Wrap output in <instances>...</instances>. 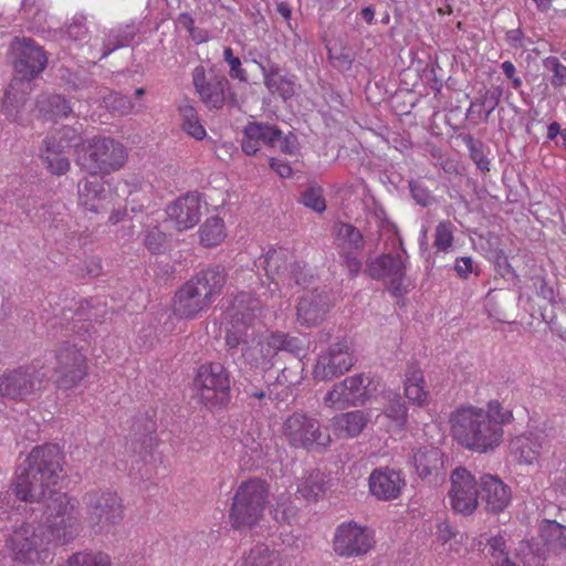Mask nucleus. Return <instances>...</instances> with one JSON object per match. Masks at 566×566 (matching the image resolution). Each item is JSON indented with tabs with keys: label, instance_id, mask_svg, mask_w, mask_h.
I'll list each match as a JSON object with an SVG mask.
<instances>
[{
	"label": "nucleus",
	"instance_id": "6e6d98bb",
	"mask_svg": "<svg viewBox=\"0 0 566 566\" xmlns=\"http://www.w3.org/2000/svg\"><path fill=\"white\" fill-rule=\"evenodd\" d=\"M67 566H111V559L102 552L83 551L70 556Z\"/></svg>",
	"mask_w": 566,
	"mask_h": 566
},
{
	"label": "nucleus",
	"instance_id": "cd10ccee",
	"mask_svg": "<svg viewBox=\"0 0 566 566\" xmlns=\"http://www.w3.org/2000/svg\"><path fill=\"white\" fill-rule=\"evenodd\" d=\"M32 503L41 505L43 515H45L44 525L77 512L69 495L55 489H48L44 499Z\"/></svg>",
	"mask_w": 566,
	"mask_h": 566
},
{
	"label": "nucleus",
	"instance_id": "338daca9",
	"mask_svg": "<svg viewBox=\"0 0 566 566\" xmlns=\"http://www.w3.org/2000/svg\"><path fill=\"white\" fill-rule=\"evenodd\" d=\"M144 244L151 254H160L166 251L167 237L158 228H153L146 232Z\"/></svg>",
	"mask_w": 566,
	"mask_h": 566
},
{
	"label": "nucleus",
	"instance_id": "4be33fe9",
	"mask_svg": "<svg viewBox=\"0 0 566 566\" xmlns=\"http://www.w3.org/2000/svg\"><path fill=\"white\" fill-rule=\"evenodd\" d=\"M35 390L34 373L19 367L0 376V397L23 400Z\"/></svg>",
	"mask_w": 566,
	"mask_h": 566
},
{
	"label": "nucleus",
	"instance_id": "aec40b11",
	"mask_svg": "<svg viewBox=\"0 0 566 566\" xmlns=\"http://www.w3.org/2000/svg\"><path fill=\"white\" fill-rule=\"evenodd\" d=\"M368 485L371 495L380 501H392L400 496L406 486L405 478L400 471L389 467L376 468L368 478Z\"/></svg>",
	"mask_w": 566,
	"mask_h": 566
},
{
	"label": "nucleus",
	"instance_id": "de8ad7c7",
	"mask_svg": "<svg viewBox=\"0 0 566 566\" xmlns=\"http://www.w3.org/2000/svg\"><path fill=\"white\" fill-rule=\"evenodd\" d=\"M315 280L312 269L304 262L295 261L289 265V271L285 273V280L282 285L292 289L300 286L307 289Z\"/></svg>",
	"mask_w": 566,
	"mask_h": 566
},
{
	"label": "nucleus",
	"instance_id": "b1692460",
	"mask_svg": "<svg viewBox=\"0 0 566 566\" xmlns=\"http://www.w3.org/2000/svg\"><path fill=\"white\" fill-rule=\"evenodd\" d=\"M166 212L169 219L176 222L178 231L190 229L200 220V198L190 193L179 197L167 207Z\"/></svg>",
	"mask_w": 566,
	"mask_h": 566
},
{
	"label": "nucleus",
	"instance_id": "37998d69",
	"mask_svg": "<svg viewBox=\"0 0 566 566\" xmlns=\"http://www.w3.org/2000/svg\"><path fill=\"white\" fill-rule=\"evenodd\" d=\"M74 139H76L75 130L71 128H64L57 135L46 136L43 139L41 155H66L65 149L74 147L75 143L72 144Z\"/></svg>",
	"mask_w": 566,
	"mask_h": 566
},
{
	"label": "nucleus",
	"instance_id": "864d4df0",
	"mask_svg": "<svg viewBox=\"0 0 566 566\" xmlns=\"http://www.w3.org/2000/svg\"><path fill=\"white\" fill-rule=\"evenodd\" d=\"M369 421L368 415L363 410H354L340 416L339 426L349 437L359 436Z\"/></svg>",
	"mask_w": 566,
	"mask_h": 566
},
{
	"label": "nucleus",
	"instance_id": "680f3d73",
	"mask_svg": "<svg viewBox=\"0 0 566 566\" xmlns=\"http://www.w3.org/2000/svg\"><path fill=\"white\" fill-rule=\"evenodd\" d=\"M484 413H488L491 422L497 423L500 429H503L504 424L512 422L514 419L512 410L504 409L502 403L497 400L489 401L488 409L484 410Z\"/></svg>",
	"mask_w": 566,
	"mask_h": 566
},
{
	"label": "nucleus",
	"instance_id": "4c0bfd02",
	"mask_svg": "<svg viewBox=\"0 0 566 566\" xmlns=\"http://www.w3.org/2000/svg\"><path fill=\"white\" fill-rule=\"evenodd\" d=\"M513 452L520 454V460L526 464H532L542 451L541 437L534 433L521 434L511 440Z\"/></svg>",
	"mask_w": 566,
	"mask_h": 566
},
{
	"label": "nucleus",
	"instance_id": "9d476101",
	"mask_svg": "<svg viewBox=\"0 0 566 566\" xmlns=\"http://www.w3.org/2000/svg\"><path fill=\"white\" fill-rule=\"evenodd\" d=\"M10 51L14 70L13 77L32 81L46 67V53L32 38L15 36L11 42Z\"/></svg>",
	"mask_w": 566,
	"mask_h": 566
},
{
	"label": "nucleus",
	"instance_id": "473e14b6",
	"mask_svg": "<svg viewBox=\"0 0 566 566\" xmlns=\"http://www.w3.org/2000/svg\"><path fill=\"white\" fill-rule=\"evenodd\" d=\"M254 323L242 321V318H226L224 345L231 356L240 346L250 344V338L253 335L250 331Z\"/></svg>",
	"mask_w": 566,
	"mask_h": 566
},
{
	"label": "nucleus",
	"instance_id": "49530a36",
	"mask_svg": "<svg viewBox=\"0 0 566 566\" xmlns=\"http://www.w3.org/2000/svg\"><path fill=\"white\" fill-rule=\"evenodd\" d=\"M200 242L207 248L218 245L224 238V222L219 216L208 218L199 229Z\"/></svg>",
	"mask_w": 566,
	"mask_h": 566
},
{
	"label": "nucleus",
	"instance_id": "f704fd0d",
	"mask_svg": "<svg viewBox=\"0 0 566 566\" xmlns=\"http://www.w3.org/2000/svg\"><path fill=\"white\" fill-rule=\"evenodd\" d=\"M36 108L46 119L57 120L72 114L70 101L61 94H42L36 98Z\"/></svg>",
	"mask_w": 566,
	"mask_h": 566
},
{
	"label": "nucleus",
	"instance_id": "7c9ffc66",
	"mask_svg": "<svg viewBox=\"0 0 566 566\" xmlns=\"http://www.w3.org/2000/svg\"><path fill=\"white\" fill-rule=\"evenodd\" d=\"M260 311L259 297L252 292L241 291L231 298L224 311V318H242V321L254 323Z\"/></svg>",
	"mask_w": 566,
	"mask_h": 566
},
{
	"label": "nucleus",
	"instance_id": "774afa93",
	"mask_svg": "<svg viewBox=\"0 0 566 566\" xmlns=\"http://www.w3.org/2000/svg\"><path fill=\"white\" fill-rule=\"evenodd\" d=\"M85 22L86 18L83 14L75 15L64 30V35L74 42L85 41L88 38V29Z\"/></svg>",
	"mask_w": 566,
	"mask_h": 566
},
{
	"label": "nucleus",
	"instance_id": "393cba45",
	"mask_svg": "<svg viewBox=\"0 0 566 566\" xmlns=\"http://www.w3.org/2000/svg\"><path fill=\"white\" fill-rule=\"evenodd\" d=\"M264 374L241 368L238 378L233 380V390L238 396L243 395L245 399L255 398L263 401L270 391V384L265 380ZM259 406H263L262 402Z\"/></svg>",
	"mask_w": 566,
	"mask_h": 566
},
{
	"label": "nucleus",
	"instance_id": "f03ea898",
	"mask_svg": "<svg viewBox=\"0 0 566 566\" xmlns=\"http://www.w3.org/2000/svg\"><path fill=\"white\" fill-rule=\"evenodd\" d=\"M453 439L463 448L486 453L497 448L503 440V429L491 422L484 409L467 407L451 416Z\"/></svg>",
	"mask_w": 566,
	"mask_h": 566
},
{
	"label": "nucleus",
	"instance_id": "a19ab883",
	"mask_svg": "<svg viewBox=\"0 0 566 566\" xmlns=\"http://www.w3.org/2000/svg\"><path fill=\"white\" fill-rule=\"evenodd\" d=\"M179 114L181 116V128L189 136L193 137L197 140H202L206 137V129L200 123L198 112L196 107L189 103V101H185L184 104L178 106Z\"/></svg>",
	"mask_w": 566,
	"mask_h": 566
},
{
	"label": "nucleus",
	"instance_id": "4d7b16f0",
	"mask_svg": "<svg viewBox=\"0 0 566 566\" xmlns=\"http://www.w3.org/2000/svg\"><path fill=\"white\" fill-rule=\"evenodd\" d=\"M454 226L450 220L440 221L434 230L433 247L438 252H447L454 242Z\"/></svg>",
	"mask_w": 566,
	"mask_h": 566
},
{
	"label": "nucleus",
	"instance_id": "2f4dec72",
	"mask_svg": "<svg viewBox=\"0 0 566 566\" xmlns=\"http://www.w3.org/2000/svg\"><path fill=\"white\" fill-rule=\"evenodd\" d=\"M138 33L139 27L135 22L109 29L103 39L101 57L104 59L116 50L128 46Z\"/></svg>",
	"mask_w": 566,
	"mask_h": 566
},
{
	"label": "nucleus",
	"instance_id": "1a4fd4ad",
	"mask_svg": "<svg viewBox=\"0 0 566 566\" xmlns=\"http://www.w3.org/2000/svg\"><path fill=\"white\" fill-rule=\"evenodd\" d=\"M332 544L339 557H363L375 547V532L355 521L343 522L335 528Z\"/></svg>",
	"mask_w": 566,
	"mask_h": 566
},
{
	"label": "nucleus",
	"instance_id": "69168bd1",
	"mask_svg": "<svg viewBox=\"0 0 566 566\" xmlns=\"http://www.w3.org/2000/svg\"><path fill=\"white\" fill-rule=\"evenodd\" d=\"M275 148H279L284 155L297 156L301 151V144L296 134L291 130L284 134L280 129V137L275 140Z\"/></svg>",
	"mask_w": 566,
	"mask_h": 566
},
{
	"label": "nucleus",
	"instance_id": "bf43d9fd",
	"mask_svg": "<svg viewBox=\"0 0 566 566\" xmlns=\"http://www.w3.org/2000/svg\"><path fill=\"white\" fill-rule=\"evenodd\" d=\"M384 415L389 418L398 429H403L408 420L407 403L401 397H397L386 405Z\"/></svg>",
	"mask_w": 566,
	"mask_h": 566
},
{
	"label": "nucleus",
	"instance_id": "c03bdc74",
	"mask_svg": "<svg viewBox=\"0 0 566 566\" xmlns=\"http://www.w3.org/2000/svg\"><path fill=\"white\" fill-rule=\"evenodd\" d=\"M247 134L252 140H258L260 145L269 148H275V140L280 137V128L268 122H249L247 124Z\"/></svg>",
	"mask_w": 566,
	"mask_h": 566
},
{
	"label": "nucleus",
	"instance_id": "13d9d810",
	"mask_svg": "<svg viewBox=\"0 0 566 566\" xmlns=\"http://www.w3.org/2000/svg\"><path fill=\"white\" fill-rule=\"evenodd\" d=\"M273 86L266 87L271 93H277L280 97L286 102L295 94V76L290 74L285 69L281 72V76L273 78Z\"/></svg>",
	"mask_w": 566,
	"mask_h": 566
},
{
	"label": "nucleus",
	"instance_id": "8fccbe9b",
	"mask_svg": "<svg viewBox=\"0 0 566 566\" xmlns=\"http://www.w3.org/2000/svg\"><path fill=\"white\" fill-rule=\"evenodd\" d=\"M279 553L268 545H254L244 557L242 566H279Z\"/></svg>",
	"mask_w": 566,
	"mask_h": 566
},
{
	"label": "nucleus",
	"instance_id": "79ce46f5",
	"mask_svg": "<svg viewBox=\"0 0 566 566\" xmlns=\"http://www.w3.org/2000/svg\"><path fill=\"white\" fill-rule=\"evenodd\" d=\"M489 259L494 264L495 272L503 277L510 286L521 289V277L509 262L507 255L500 248L489 251Z\"/></svg>",
	"mask_w": 566,
	"mask_h": 566
},
{
	"label": "nucleus",
	"instance_id": "9b49d317",
	"mask_svg": "<svg viewBox=\"0 0 566 566\" xmlns=\"http://www.w3.org/2000/svg\"><path fill=\"white\" fill-rule=\"evenodd\" d=\"M406 270V261L400 254L381 253L376 258L367 259L364 273L371 280L388 281L391 295L401 296L407 293L403 287Z\"/></svg>",
	"mask_w": 566,
	"mask_h": 566
},
{
	"label": "nucleus",
	"instance_id": "603ef678",
	"mask_svg": "<svg viewBox=\"0 0 566 566\" xmlns=\"http://www.w3.org/2000/svg\"><path fill=\"white\" fill-rule=\"evenodd\" d=\"M325 492L326 482L319 471L310 473L297 488V493L307 501H317Z\"/></svg>",
	"mask_w": 566,
	"mask_h": 566
},
{
	"label": "nucleus",
	"instance_id": "4468645a",
	"mask_svg": "<svg viewBox=\"0 0 566 566\" xmlns=\"http://www.w3.org/2000/svg\"><path fill=\"white\" fill-rule=\"evenodd\" d=\"M370 380L364 374L346 377L336 382L324 397L325 405L337 409L364 406L371 397Z\"/></svg>",
	"mask_w": 566,
	"mask_h": 566
},
{
	"label": "nucleus",
	"instance_id": "3c124183",
	"mask_svg": "<svg viewBox=\"0 0 566 566\" xmlns=\"http://www.w3.org/2000/svg\"><path fill=\"white\" fill-rule=\"evenodd\" d=\"M459 138L465 144L471 160L476 165V168L486 174L490 171V160L485 155V145L481 139L475 138L471 134H460Z\"/></svg>",
	"mask_w": 566,
	"mask_h": 566
},
{
	"label": "nucleus",
	"instance_id": "09e8293b",
	"mask_svg": "<svg viewBox=\"0 0 566 566\" xmlns=\"http://www.w3.org/2000/svg\"><path fill=\"white\" fill-rule=\"evenodd\" d=\"M266 344L272 350L276 352V354L280 350H284L297 357L304 350L302 340L298 337L291 336L280 331L271 332Z\"/></svg>",
	"mask_w": 566,
	"mask_h": 566
},
{
	"label": "nucleus",
	"instance_id": "72a5a7b5",
	"mask_svg": "<svg viewBox=\"0 0 566 566\" xmlns=\"http://www.w3.org/2000/svg\"><path fill=\"white\" fill-rule=\"evenodd\" d=\"M43 526L45 533L48 532L50 534L52 541H55L60 545L69 544L75 539L81 532L78 512L69 514L66 517Z\"/></svg>",
	"mask_w": 566,
	"mask_h": 566
},
{
	"label": "nucleus",
	"instance_id": "e433bc0d",
	"mask_svg": "<svg viewBox=\"0 0 566 566\" xmlns=\"http://www.w3.org/2000/svg\"><path fill=\"white\" fill-rule=\"evenodd\" d=\"M515 292L511 289H490L486 296L485 302L489 307L491 315L497 316L499 319L502 321L500 316H505L506 312L513 308L516 305Z\"/></svg>",
	"mask_w": 566,
	"mask_h": 566
},
{
	"label": "nucleus",
	"instance_id": "5701e85b",
	"mask_svg": "<svg viewBox=\"0 0 566 566\" xmlns=\"http://www.w3.org/2000/svg\"><path fill=\"white\" fill-rule=\"evenodd\" d=\"M210 306L198 290L187 281L175 293L172 311L179 318L193 319L200 313L208 311Z\"/></svg>",
	"mask_w": 566,
	"mask_h": 566
},
{
	"label": "nucleus",
	"instance_id": "c85d7f7f",
	"mask_svg": "<svg viewBox=\"0 0 566 566\" xmlns=\"http://www.w3.org/2000/svg\"><path fill=\"white\" fill-rule=\"evenodd\" d=\"M276 352L268 344L258 342L241 347V359L247 370L266 373L275 365Z\"/></svg>",
	"mask_w": 566,
	"mask_h": 566
},
{
	"label": "nucleus",
	"instance_id": "ea45409f",
	"mask_svg": "<svg viewBox=\"0 0 566 566\" xmlns=\"http://www.w3.org/2000/svg\"><path fill=\"white\" fill-rule=\"evenodd\" d=\"M503 94V90L500 86H494L491 90H485L479 98L474 102H471L470 107L467 111V118L480 117L482 114V109H484V120H488L491 113L499 105L501 96Z\"/></svg>",
	"mask_w": 566,
	"mask_h": 566
},
{
	"label": "nucleus",
	"instance_id": "423d86ee",
	"mask_svg": "<svg viewBox=\"0 0 566 566\" xmlns=\"http://www.w3.org/2000/svg\"><path fill=\"white\" fill-rule=\"evenodd\" d=\"M193 386L199 401L210 411L227 409L232 399V378L228 368L220 361L201 364L196 371Z\"/></svg>",
	"mask_w": 566,
	"mask_h": 566
},
{
	"label": "nucleus",
	"instance_id": "a878e982",
	"mask_svg": "<svg viewBox=\"0 0 566 566\" xmlns=\"http://www.w3.org/2000/svg\"><path fill=\"white\" fill-rule=\"evenodd\" d=\"M156 412H138L134 416L130 426L129 436L134 443H138L139 447H135V451L143 452L153 448L157 439V423L155 420Z\"/></svg>",
	"mask_w": 566,
	"mask_h": 566
},
{
	"label": "nucleus",
	"instance_id": "0eeeda50",
	"mask_svg": "<svg viewBox=\"0 0 566 566\" xmlns=\"http://www.w3.org/2000/svg\"><path fill=\"white\" fill-rule=\"evenodd\" d=\"M192 84L201 102L209 109H221L227 102L231 105L237 103L229 80L213 67L207 72L205 66H196L192 71Z\"/></svg>",
	"mask_w": 566,
	"mask_h": 566
},
{
	"label": "nucleus",
	"instance_id": "052dcab7",
	"mask_svg": "<svg viewBox=\"0 0 566 566\" xmlns=\"http://www.w3.org/2000/svg\"><path fill=\"white\" fill-rule=\"evenodd\" d=\"M327 57L333 67L340 73L348 72L355 61L353 52L346 48L339 50L327 49Z\"/></svg>",
	"mask_w": 566,
	"mask_h": 566
},
{
	"label": "nucleus",
	"instance_id": "6e6552de",
	"mask_svg": "<svg viewBox=\"0 0 566 566\" xmlns=\"http://www.w3.org/2000/svg\"><path fill=\"white\" fill-rule=\"evenodd\" d=\"M87 522L95 533L119 524L124 518L123 500L116 492L92 491L85 496Z\"/></svg>",
	"mask_w": 566,
	"mask_h": 566
},
{
	"label": "nucleus",
	"instance_id": "f3484780",
	"mask_svg": "<svg viewBox=\"0 0 566 566\" xmlns=\"http://www.w3.org/2000/svg\"><path fill=\"white\" fill-rule=\"evenodd\" d=\"M45 528L43 524L23 522L14 527L7 539V545L15 560L34 563L39 558V552L44 544Z\"/></svg>",
	"mask_w": 566,
	"mask_h": 566
},
{
	"label": "nucleus",
	"instance_id": "a18cd8bd",
	"mask_svg": "<svg viewBox=\"0 0 566 566\" xmlns=\"http://www.w3.org/2000/svg\"><path fill=\"white\" fill-rule=\"evenodd\" d=\"M543 542L553 551L566 548V526L552 520H544L539 530Z\"/></svg>",
	"mask_w": 566,
	"mask_h": 566
},
{
	"label": "nucleus",
	"instance_id": "412c9836",
	"mask_svg": "<svg viewBox=\"0 0 566 566\" xmlns=\"http://www.w3.org/2000/svg\"><path fill=\"white\" fill-rule=\"evenodd\" d=\"M188 281L211 305L222 295L228 281V272L221 264L208 265L193 274Z\"/></svg>",
	"mask_w": 566,
	"mask_h": 566
},
{
	"label": "nucleus",
	"instance_id": "ddd939ff",
	"mask_svg": "<svg viewBox=\"0 0 566 566\" xmlns=\"http://www.w3.org/2000/svg\"><path fill=\"white\" fill-rule=\"evenodd\" d=\"M355 364L356 357L346 340L331 344L317 356L313 378L316 381H331L349 371Z\"/></svg>",
	"mask_w": 566,
	"mask_h": 566
},
{
	"label": "nucleus",
	"instance_id": "c756f323",
	"mask_svg": "<svg viewBox=\"0 0 566 566\" xmlns=\"http://www.w3.org/2000/svg\"><path fill=\"white\" fill-rule=\"evenodd\" d=\"M33 90L32 81L13 77L4 92L2 106L6 116L9 119L15 120L20 111L28 102L30 94Z\"/></svg>",
	"mask_w": 566,
	"mask_h": 566
},
{
	"label": "nucleus",
	"instance_id": "20e7f679",
	"mask_svg": "<svg viewBox=\"0 0 566 566\" xmlns=\"http://www.w3.org/2000/svg\"><path fill=\"white\" fill-rule=\"evenodd\" d=\"M270 486L260 478L243 481L234 492L229 510V521L234 530L256 525L268 503Z\"/></svg>",
	"mask_w": 566,
	"mask_h": 566
},
{
	"label": "nucleus",
	"instance_id": "6ab92c4d",
	"mask_svg": "<svg viewBox=\"0 0 566 566\" xmlns=\"http://www.w3.org/2000/svg\"><path fill=\"white\" fill-rule=\"evenodd\" d=\"M511 499V488L497 475L481 474L479 478V504L483 505L488 513L503 512L509 506Z\"/></svg>",
	"mask_w": 566,
	"mask_h": 566
},
{
	"label": "nucleus",
	"instance_id": "5fc2aeb1",
	"mask_svg": "<svg viewBox=\"0 0 566 566\" xmlns=\"http://www.w3.org/2000/svg\"><path fill=\"white\" fill-rule=\"evenodd\" d=\"M298 201L306 208L322 213L326 210V200L324 190L316 182H310L304 191L301 192Z\"/></svg>",
	"mask_w": 566,
	"mask_h": 566
},
{
	"label": "nucleus",
	"instance_id": "e2e57ef3",
	"mask_svg": "<svg viewBox=\"0 0 566 566\" xmlns=\"http://www.w3.org/2000/svg\"><path fill=\"white\" fill-rule=\"evenodd\" d=\"M104 102L107 108L113 112H118L122 115L130 113L134 108L132 99L120 92H111L104 97Z\"/></svg>",
	"mask_w": 566,
	"mask_h": 566
},
{
	"label": "nucleus",
	"instance_id": "2eb2a0df",
	"mask_svg": "<svg viewBox=\"0 0 566 566\" xmlns=\"http://www.w3.org/2000/svg\"><path fill=\"white\" fill-rule=\"evenodd\" d=\"M56 366L59 373L56 384L60 388L70 389L77 386L86 376V357L75 345L65 340L55 349Z\"/></svg>",
	"mask_w": 566,
	"mask_h": 566
},
{
	"label": "nucleus",
	"instance_id": "c9c22d12",
	"mask_svg": "<svg viewBox=\"0 0 566 566\" xmlns=\"http://www.w3.org/2000/svg\"><path fill=\"white\" fill-rule=\"evenodd\" d=\"M289 265L290 263L286 261L284 254L275 249H270L260 262V266L264 269L265 275L277 289L285 280Z\"/></svg>",
	"mask_w": 566,
	"mask_h": 566
},
{
	"label": "nucleus",
	"instance_id": "bb28decb",
	"mask_svg": "<svg viewBox=\"0 0 566 566\" xmlns=\"http://www.w3.org/2000/svg\"><path fill=\"white\" fill-rule=\"evenodd\" d=\"M78 198L81 205L88 211L102 213L106 211L104 201L108 196L104 182L97 176L82 179L78 185Z\"/></svg>",
	"mask_w": 566,
	"mask_h": 566
},
{
	"label": "nucleus",
	"instance_id": "a211bd4d",
	"mask_svg": "<svg viewBox=\"0 0 566 566\" xmlns=\"http://www.w3.org/2000/svg\"><path fill=\"white\" fill-rule=\"evenodd\" d=\"M333 306V296L328 291L313 289L298 298L296 319L301 326H317L325 321Z\"/></svg>",
	"mask_w": 566,
	"mask_h": 566
},
{
	"label": "nucleus",
	"instance_id": "0e129e2a",
	"mask_svg": "<svg viewBox=\"0 0 566 566\" xmlns=\"http://www.w3.org/2000/svg\"><path fill=\"white\" fill-rule=\"evenodd\" d=\"M46 169L55 176L65 175L70 170V159L66 155H40Z\"/></svg>",
	"mask_w": 566,
	"mask_h": 566
},
{
	"label": "nucleus",
	"instance_id": "dca6fc26",
	"mask_svg": "<svg viewBox=\"0 0 566 566\" xmlns=\"http://www.w3.org/2000/svg\"><path fill=\"white\" fill-rule=\"evenodd\" d=\"M448 457L437 447L424 446L412 449L410 463L417 476L430 486H440L447 481Z\"/></svg>",
	"mask_w": 566,
	"mask_h": 566
},
{
	"label": "nucleus",
	"instance_id": "58836bf2",
	"mask_svg": "<svg viewBox=\"0 0 566 566\" xmlns=\"http://www.w3.org/2000/svg\"><path fill=\"white\" fill-rule=\"evenodd\" d=\"M334 234L338 241L337 247L339 250L363 251L365 248V239L361 231L352 223L337 222L334 227Z\"/></svg>",
	"mask_w": 566,
	"mask_h": 566
},
{
	"label": "nucleus",
	"instance_id": "7ed1b4c3",
	"mask_svg": "<svg viewBox=\"0 0 566 566\" xmlns=\"http://www.w3.org/2000/svg\"><path fill=\"white\" fill-rule=\"evenodd\" d=\"M75 163L91 176L109 175L124 167L127 149L118 140L94 136L74 144Z\"/></svg>",
	"mask_w": 566,
	"mask_h": 566
},
{
	"label": "nucleus",
	"instance_id": "39448f33",
	"mask_svg": "<svg viewBox=\"0 0 566 566\" xmlns=\"http://www.w3.org/2000/svg\"><path fill=\"white\" fill-rule=\"evenodd\" d=\"M282 437L291 448L317 454L326 453L333 442L329 429L318 419L302 411H295L285 418Z\"/></svg>",
	"mask_w": 566,
	"mask_h": 566
},
{
	"label": "nucleus",
	"instance_id": "f8f14e48",
	"mask_svg": "<svg viewBox=\"0 0 566 566\" xmlns=\"http://www.w3.org/2000/svg\"><path fill=\"white\" fill-rule=\"evenodd\" d=\"M450 504L454 513L469 516L479 506V480L464 467H457L450 474Z\"/></svg>",
	"mask_w": 566,
	"mask_h": 566
},
{
	"label": "nucleus",
	"instance_id": "f257e3e1",
	"mask_svg": "<svg viewBox=\"0 0 566 566\" xmlns=\"http://www.w3.org/2000/svg\"><path fill=\"white\" fill-rule=\"evenodd\" d=\"M64 455L57 444L45 443L32 449L20 465L10 489L23 502L40 501L48 489L55 486L63 471Z\"/></svg>",
	"mask_w": 566,
	"mask_h": 566
}]
</instances>
